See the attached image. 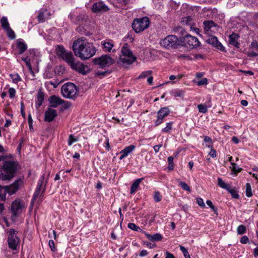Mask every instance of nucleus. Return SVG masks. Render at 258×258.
Segmentation results:
<instances>
[{
    "label": "nucleus",
    "mask_w": 258,
    "mask_h": 258,
    "mask_svg": "<svg viewBox=\"0 0 258 258\" xmlns=\"http://www.w3.org/2000/svg\"><path fill=\"white\" fill-rule=\"evenodd\" d=\"M5 31L7 32L8 37L10 39H14L16 38V34L14 31L10 27L5 30Z\"/></svg>",
    "instance_id": "36"
},
{
    "label": "nucleus",
    "mask_w": 258,
    "mask_h": 258,
    "mask_svg": "<svg viewBox=\"0 0 258 258\" xmlns=\"http://www.w3.org/2000/svg\"><path fill=\"white\" fill-rule=\"evenodd\" d=\"M104 50L110 52L113 47V44L109 41H103L101 42Z\"/></svg>",
    "instance_id": "29"
},
{
    "label": "nucleus",
    "mask_w": 258,
    "mask_h": 258,
    "mask_svg": "<svg viewBox=\"0 0 258 258\" xmlns=\"http://www.w3.org/2000/svg\"><path fill=\"white\" fill-rule=\"evenodd\" d=\"M50 103L49 107L56 108L60 105H63L64 109H67L70 107L71 104L69 102H65L59 97L55 95L51 96L49 99Z\"/></svg>",
    "instance_id": "11"
},
{
    "label": "nucleus",
    "mask_w": 258,
    "mask_h": 258,
    "mask_svg": "<svg viewBox=\"0 0 258 258\" xmlns=\"http://www.w3.org/2000/svg\"><path fill=\"white\" fill-rule=\"evenodd\" d=\"M177 181L179 183V185L184 190L190 191L191 189L189 186L184 182L180 181L179 179H177Z\"/></svg>",
    "instance_id": "34"
},
{
    "label": "nucleus",
    "mask_w": 258,
    "mask_h": 258,
    "mask_svg": "<svg viewBox=\"0 0 258 258\" xmlns=\"http://www.w3.org/2000/svg\"><path fill=\"white\" fill-rule=\"evenodd\" d=\"M143 179V178H138L133 183L130 190V193L131 194H134L137 190L140 183Z\"/></svg>",
    "instance_id": "24"
},
{
    "label": "nucleus",
    "mask_w": 258,
    "mask_h": 258,
    "mask_svg": "<svg viewBox=\"0 0 258 258\" xmlns=\"http://www.w3.org/2000/svg\"><path fill=\"white\" fill-rule=\"evenodd\" d=\"M7 193V191L6 190V188L5 186H1L0 185V198L3 201H5L6 197V194Z\"/></svg>",
    "instance_id": "33"
},
{
    "label": "nucleus",
    "mask_w": 258,
    "mask_h": 258,
    "mask_svg": "<svg viewBox=\"0 0 258 258\" xmlns=\"http://www.w3.org/2000/svg\"><path fill=\"white\" fill-rule=\"evenodd\" d=\"M48 15V13H47V11H41L39 13V15L37 16V18L39 22H43L45 21L46 19L47 18L46 17V15Z\"/></svg>",
    "instance_id": "31"
},
{
    "label": "nucleus",
    "mask_w": 258,
    "mask_h": 258,
    "mask_svg": "<svg viewBox=\"0 0 258 258\" xmlns=\"http://www.w3.org/2000/svg\"><path fill=\"white\" fill-rule=\"evenodd\" d=\"M135 148V146L134 145H131L128 147H125L123 150H122L120 154V156L119 157V159L121 160L125 157H126L130 153H131Z\"/></svg>",
    "instance_id": "21"
},
{
    "label": "nucleus",
    "mask_w": 258,
    "mask_h": 258,
    "mask_svg": "<svg viewBox=\"0 0 258 258\" xmlns=\"http://www.w3.org/2000/svg\"><path fill=\"white\" fill-rule=\"evenodd\" d=\"M49 246L52 251H55L56 248H55V247L54 245V242L53 240H50L49 241Z\"/></svg>",
    "instance_id": "57"
},
{
    "label": "nucleus",
    "mask_w": 258,
    "mask_h": 258,
    "mask_svg": "<svg viewBox=\"0 0 258 258\" xmlns=\"http://www.w3.org/2000/svg\"><path fill=\"white\" fill-rule=\"evenodd\" d=\"M150 24V21L148 17H144L141 18L135 19L133 23L132 27L136 33H140L147 29Z\"/></svg>",
    "instance_id": "4"
},
{
    "label": "nucleus",
    "mask_w": 258,
    "mask_h": 258,
    "mask_svg": "<svg viewBox=\"0 0 258 258\" xmlns=\"http://www.w3.org/2000/svg\"><path fill=\"white\" fill-rule=\"evenodd\" d=\"M17 47L19 49L20 54L23 53L27 49V45L22 39L17 40Z\"/></svg>",
    "instance_id": "22"
},
{
    "label": "nucleus",
    "mask_w": 258,
    "mask_h": 258,
    "mask_svg": "<svg viewBox=\"0 0 258 258\" xmlns=\"http://www.w3.org/2000/svg\"><path fill=\"white\" fill-rule=\"evenodd\" d=\"M168 162L169 164V169L170 170H173V157L172 156H169L168 158Z\"/></svg>",
    "instance_id": "51"
},
{
    "label": "nucleus",
    "mask_w": 258,
    "mask_h": 258,
    "mask_svg": "<svg viewBox=\"0 0 258 258\" xmlns=\"http://www.w3.org/2000/svg\"><path fill=\"white\" fill-rule=\"evenodd\" d=\"M172 124H173L172 122H169L167 123L166 127H164V128H163L162 130V131L163 132H168L172 129Z\"/></svg>",
    "instance_id": "50"
},
{
    "label": "nucleus",
    "mask_w": 258,
    "mask_h": 258,
    "mask_svg": "<svg viewBox=\"0 0 258 258\" xmlns=\"http://www.w3.org/2000/svg\"><path fill=\"white\" fill-rule=\"evenodd\" d=\"M208 43L212 45L218 49L225 51V48L222 44L218 41V38L216 36H212L208 38L207 40Z\"/></svg>",
    "instance_id": "17"
},
{
    "label": "nucleus",
    "mask_w": 258,
    "mask_h": 258,
    "mask_svg": "<svg viewBox=\"0 0 258 258\" xmlns=\"http://www.w3.org/2000/svg\"><path fill=\"white\" fill-rule=\"evenodd\" d=\"M128 55L134 56L132 52L128 47L127 44L125 43L121 48L120 56H125Z\"/></svg>",
    "instance_id": "26"
},
{
    "label": "nucleus",
    "mask_w": 258,
    "mask_h": 258,
    "mask_svg": "<svg viewBox=\"0 0 258 258\" xmlns=\"http://www.w3.org/2000/svg\"><path fill=\"white\" fill-rule=\"evenodd\" d=\"M206 147L211 149V151L209 153V155L212 158L216 157V150L213 149V146L212 145H206Z\"/></svg>",
    "instance_id": "41"
},
{
    "label": "nucleus",
    "mask_w": 258,
    "mask_h": 258,
    "mask_svg": "<svg viewBox=\"0 0 258 258\" xmlns=\"http://www.w3.org/2000/svg\"><path fill=\"white\" fill-rule=\"evenodd\" d=\"M207 84H208V80L206 78H203L202 80H201L197 82V85L198 86H202V85H207Z\"/></svg>",
    "instance_id": "54"
},
{
    "label": "nucleus",
    "mask_w": 258,
    "mask_h": 258,
    "mask_svg": "<svg viewBox=\"0 0 258 258\" xmlns=\"http://www.w3.org/2000/svg\"><path fill=\"white\" fill-rule=\"evenodd\" d=\"M19 168V163L16 161H5L0 165V179L3 181L11 180L14 178Z\"/></svg>",
    "instance_id": "2"
},
{
    "label": "nucleus",
    "mask_w": 258,
    "mask_h": 258,
    "mask_svg": "<svg viewBox=\"0 0 258 258\" xmlns=\"http://www.w3.org/2000/svg\"><path fill=\"white\" fill-rule=\"evenodd\" d=\"M78 139L77 138H75L73 135H70L68 139V145L71 146L74 143L78 141Z\"/></svg>",
    "instance_id": "48"
},
{
    "label": "nucleus",
    "mask_w": 258,
    "mask_h": 258,
    "mask_svg": "<svg viewBox=\"0 0 258 258\" xmlns=\"http://www.w3.org/2000/svg\"><path fill=\"white\" fill-rule=\"evenodd\" d=\"M246 227L243 225H239L237 229V232L238 234L241 235L245 233Z\"/></svg>",
    "instance_id": "43"
},
{
    "label": "nucleus",
    "mask_w": 258,
    "mask_h": 258,
    "mask_svg": "<svg viewBox=\"0 0 258 258\" xmlns=\"http://www.w3.org/2000/svg\"><path fill=\"white\" fill-rule=\"evenodd\" d=\"M239 38V35L235 33H232L228 36L229 44L236 48H239L240 44L238 42Z\"/></svg>",
    "instance_id": "20"
},
{
    "label": "nucleus",
    "mask_w": 258,
    "mask_h": 258,
    "mask_svg": "<svg viewBox=\"0 0 258 258\" xmlns=\"http://www.w3.org/2000/svg\"><path fill=\"white\" fill-rule=\"evenodd\" d=\"M136 60V57L135 56H120L119 59L117 61V63L123 67H127L132 64Z\"/></svg>",
    "instance_id": "15"
},
{
    "label": "nucleus",
    "mask_w": 258,
    "mask_h": 258,
    "mask_svg": "<svg viewBox=\"0 0 258 258\" xmlns=\"http://www.w3.org/2000/svg\"><path fill=\"white\" fill-rule=\"evenodd\" d=\"M25 106L23 102H21V115L23 116L24 118L25 117V113L24 111Z\"/></svg>",
    "instance_id": "59"
},
{
    "label": "nucleus",
    "mask_w": 258,
    "mask_h": 258,
    "mask_svg": "<svg viewBox=\"0 0 258 258\" xmlns=\"http://www.w3.org/2000/svg\"><path fill=\"white\" fill-rule=\"evenodd\" d=\"M231 165L232 171L235 174H237V173L240 172L242 170L241 168L237 166V165L234 163H231Z\"/></svg>",
    "instance_id": "40"
},
{
    "label": "nucleus",
    "mask_w": 258,
    "mask_h": 258,
    "mask_svg": "<svg viewBox=\"0 0 258 258\" xmlns=\"http://www.w3.org/2000/svg\"><path fill=\"white\" fill-rule=\"evenodd\" d=\"M173 96L174 97H182L183 95V92L180 90H175L172 91Z\"/></svg>",
    "instance_id": "46"
},
{
    "label": "nucleus",
    "mask_w": 258,
    "mask_h": 258,
    "mask_svg": "<svg viewBox=\"0 0 258 258\" xmlns=\"http://www.w3.org/2000/svg\"><path fill=\"white\" fill-rule=\"evenodd\" d=\"M180 249L182 252L185 258H190L187 250L183 246L179 245Z\"/></svg>",
    "instance_id": "47"
},
{
    "label": "nucleus",
    "mask_w": 258,
    "mask_h": 258,
    "mask_svg": "<svg viewBox=\"0 0 258 258\" xmlns=\"http://www.w3.org/2000/svg\"><path fill=\"white\" fill-rule=\"evenodd\" d=\"M93 62L100 68H104L109 67L113 63V59L110 55L105 54L94 58Z\"/></svg>",
    "instance_id": "7"
},
{
    "label": "nucleus",
    "mask_w": 258,
    "mask_h": 258,
    "mask_svg": "<svg viewBox=\"0 0 258 258\" xmlns=\"http://www.w3.org/2000/svg\"><path fill=\"white\" fill-rule=\"evenodd\" d=\"M45 177L44 175H42L37 183V187L34 193L33 198L32 199L31 203L34 204L35 201L39 197H43V193L46 189V183L48 179H47L44 183Z\"/></svg>",
    "instance_id": "6"
},
{
    "label": "nucleus",
    "mask_w": 258,
    "mask_h": 258,
    "mask_svg": "<svg viewBox=\"0 0 258 258\" xmlns=\"http://www.w3.org/2000/svg\"><path fill=\"white\" fill-rule=\"evenodd\" d=\"M211 106V101H209L208 103L205 104H200L198 105L199 111L201 113H205L208 111V108Z\"/></svg>",
    "instance_id": "25"
},
{
    "label": "nucleus",
    "mask_w": 258,
    "mask_h": 258,
    "mask_svg": "<svg viewBox=\"0 0 258 258\" xmlns=\"http://www.w3.org/2000/svg\"><path fill=\"white\" fill-rule=\"evenodd\" d=\"M56 110L51 107H48L44 114V120L45 122H50L57 116Z\"/></svg>",
    "instance_id": "16"
},
{
    "label": "nucleus",
    "mask_w": 258,
    "mask_h": 258,
    "mask_svg": "<svg viewBox=\"0 0 258 258\" xmlns=\"http://www.w3.org/2000/svg\"><path fill=\"white\" fill-rule=\"evenodd\" d=\"M0 22L2 27L5 30L10 27L8 19L6 17H3L0 20Z\"/></svg>",
    "instance_id": "30"
},
{
    "label": "nucleus",
    "mask_w": 258,
    "mask_h": 258,
    "mask_svg": "<svg viewBox=\"0 0 258 258\" xmlns=\"http://www.w3.org/2000/svg\"><path fill=\"white\" fill-rule=\"evenodd\" d=\"M144 232L145 233L147 238L151 241H160L163 238L162 236L159 233H156L154 235H151L145 232Z\"/></svg>",
    "instance_id": "23"
},
{
    "label": "nucleus",
    "mask_w": 258,
    "mask_h": 258,
    "mask_svg": "<svg viewBox=\"0 0 258 258\" xmlns=\"http://www.w3.org/2000/svg\"><path fill=\"white\" fill-rule=\"evenodd\" d=\"M250 48L253 50H258V43L256 40H253L251 42Z\"/></svg>",
    "instance_id": "53"
},
{
    "label": "nucleus",
    "mask_w": 258,
    "mask_h": 258,
    "mask_svg": "<svg viewBox=\"0 0 258 258\" xmlns=\"http://www.w3.org/2000/svg\"><path fill=\"white\" fill-rule=\"evenodd\" d=\"M25 205L20 199H16L12 204L11 210L13 213V217H17L21 213L22 210L25 209Z\"/></svg>",
    "instance_id": "12"
},
{
    "label": "nucleus",
    "mask_w": 258,
    "mask_h": 258,
    "mask_svg": "<svg viewBox=\"0 0 258 258\" xmlns=\"http://www.w3.org/2000/svg\"><path fill=\"white\" fill-rule=\"evenodd\" d=\"M152 71H147L143 72L138 77L139 79L145 78L146 77L150 76L152 74Z\"/></svg>",
    "instance_id": "39"
},
{
    "label": "nucleus",
    "mask_w": 258,
    "mask_h": 258,
    "mask_svg": "<svg viewBox=\"0 0 258 258\" xmlns=\"http://www.w3.org/2000/svg\"><path fill=\"white\" fill-rule=\"evenodd\" d=\"M154 199L157 202H159L161 201L162 196L160 195L159 191H156L154 196Z\"/></svg>",
    "instance_id": "52"
},
{
    "label": "nucleus",
    "mask_w": 258,
    "mask_h": 258,
    "mask_svg": "<svg viewBox=\"0 0 258 258\" xmlns=\"http://www.w3.org/2000/svg\"><path fill=\"white\" fill-rule=\"evenodd\" d=\"M17 233L14 229H10L9 231L8 243L9 248L12 250H17L20 243V239L17 236Z\"/></svg>",
    "instance_id": "8"
},
{
    "label": "nucleus",
    "mask_w": 258,
    "mask_h": 258,
    "mask_svg": "<svg viewBox=\"0 0 258 258\" xmlns=\"http://www.w3.org/2000/svg\"><path fill=\"white\" fill-rule=\"evenodd\" d=\"M72 49L75 55L83 60L92 57L96 52V49L93 43L88 42L85 37H80L75 41Z\"/></svg>",
    "instance_id": "1"
},
{
    "label": "nucleus",
    "mask_w": 258,
    "mask_h": 258,
    "mask_svg": "<svg viewBox=\"0 0 258 258\" xmlns=\"http://www.w3.org/2000/svg\"><path fill=\"white\" fill-rule=\"evenodd\" d=\"M9 96L11 98H13L15 96L16 90L13 88H10L9 90Z\"/></svg>",
    "instance_id": "55"
},
{
    "label": "nucleus",
    "mask_w": 258,
    "mask_h": 258,
    "mask_svg": "<svg viewBox=\"0 0 258 258\" xmlns=\"http://www.w3.org/2000/svg\"><path fill=\"white\" fill-rule=\"evenodd\" d=\"M57 55L71 67L75 62V58L71 51H67L62 45H57L56 49Z\"/></svg>",
    "instance_id": "3"
},
{
    "label": "nucleus",
    "mask_w": 258,
    "mask_h": 258,
    "mask_svg": "<svg viewBox=\"0 0 258 258\" xmlns=\"http://www.w3.org/2000/svg\"><path fill=\"white\" fill-rule=\"evenodd\" d=\"M204 29L206 31H209L211 28L214 26V23L212 21H206L203 23Z\"/></svg>",
    "instance_id": "35"
},
{
    "label": "nucleus",
    "mask_w": 258,
    "mask_h": 258,
    "mask_svg": "<svg viewBox=\"0 0 258 258\" xmlns=\"http://www.w3.org/2000/svg\"><path fill=\"white\" fill-rule=\"evenodd\" d=\"M128 227L135 231H142V230L139 226H137L135 223H129L128 224Z\"/></svg>",
    "instance_id": "42"
},
{
    "label": "nucleus",
    "mask_w": 258,
    "mask_h": 258,
    "mask_svg": "<svg viewBox=\"0 0 258 258\" xmlns=\"http://www.w3.org/2000/svg\"><path fill=\"white\" fill-rule=\"evenodd\" d=\"M182 42L183 45L189 49L196 48L200 45L198 39L190 35H186L183 37Z\"/></svg>",
    "instance_id": "10"
},
{
    "label": "nucleus",
    "mask_w": 258,
    "mask_h": 258,
    "mask_svg": "<svg viewBox=\"0 0 258 258\" xmlns=\"http://www.w3.org/2000/svg\"><path fill=\"white\" fill-rule=\"evenodd\" d=\"M23 180L21 178H19L14 182L10 185L5 186L7 193L10 195H12L16 193L18 190L23 185Z\"/></svg>",
    "instance_id": "13"
},
{
    "label": "nucleus",
    "mask_w": 258,
    "mask_h": 258,
    "mask_svg": "<svg viewBox=\"0 0 258 258\" xmlns=\"http://www.w3.org/2000/svg\"><path fill=\"white\" fill-rule=\"evenodd\" d=\"M227 190L228 191V192L229 193H230V194L231 195L232 197L233 198H235V199H238L239 198V195L238 194L237 191L234 189H231L230 188V187H229V189H227Z\"/></svg>",
    "instance_id": "44"
},
{
    "label": "nucleus",
    "mask_w": 258,
    "mask_h": 258,
    "mask_svg": "<svg viewBox=\"0 0 258 258\" xmlns=\"http://www.w3.org/2000/svg\"><path fill=\"white\" fill-rule=\"evenodd\" d=\"M108 10L106 6L102 2H99L94 4L92 7V11L94 13L100 12H105Z\"/></svg>",
    "instance_id": "18"
},
{
    "label": "nucleus",
    "mask_w": 258,
    "mask_h": 258,
    "mask_svg": "<svg viewBox=\"0 0 258 258\" xmlns=\"http://www.w3.org/2000/svg\"><path fill=\"white\" fill-rule=\"evenodd\" d=\"M204 142L206 143H209L211 144H212V139L208 136H204Z\"/></svg>",
    "instance_id": "62"
},
{
    "label": "nucleus",
    "mask_w": 258,
    "mask_h": 258,
    "mask_svg": "<svg viewBox=\"0 0 258 258\" xmlns=\"http://www.w3.org/2000/svg\"><path fill=\"white\" fill-rule=\"evenodd\" d=\"M197 204L201 207H205V205L204 202L203 200L201 198H197Z\"/></svg>",
    "instance_id": "56"
},
{
    "label": "nucleus",
    "mask_w": 258,
    "mask_h": 258,
    "mask_svg": "<svg viewBox=\"0 0 258 258\" xmlns=\"http://www.w3.org/2000/svg\"><path fill=\"white\" fill-rule=\"evenodd\" d=\"M240 242L243 244H246L249 241V239L247 236H243L240 240Z\"/></svg>",
    "instance_id": "58"
},
{
    "label": "nucleus",
    "mask_w": 258,
    "mask_h": 258,
    "mask_svg": "<svg viewBox=\"0 0 258 258\" xmlns=\"http://www.w3.org/2000/svg\"><path fill=\"white\" fill-rule=\"evenodd\" d=\"M192 19L191 16H187L182 18L181 23L183 25L189 26L190 29H192Z\"/></svg>",
    "instance_id": "28"
},
{
    "label": "nucleus",
    "mask_w": 258,
    "mask_h": 258,
    "mask_svg": "<svg viewBox=\"0 0 258 258\" xmlns=\"http://www.w3.org/2000/svg\"><path fill=\"white\" fill-rule=\"evenodd\" d=\"M148 253L147 251L146 250L144 249L141 251L139 255L141 257H143V256H146L148 254Z\"/></svg>",
    "instance_id": "63"
},
{
    "label": "nucleus",
    "mask_w": 258,
    "mask_h": 258,
    "mask_svg": "<svg viewBox=\"0 0 258 258\" xmlns=\"http://www.w3.org/2000/svg\"><path fill=\"white\" fill-rule=\"evenodd\" d=\"M245 186H246V190H245L246 196L247 197H251L252 196V191H251V187L250 184L249 183H246Z\"/></svg>",
    "instance_id": "37"
},
{
    "label": "nucleus",
    "mask_w": 258,
    "mask_h": 258,
    "mask_svg": "<svg viewBox=\"0 0 258 258\" xmlns=\"http://www.w3.org/2000/svg\"><path fill=\"white\" fill-rule=\"evenodd\" d=\"M165 258H175L172 253H171L168 251L166 252Z\"/></svg>",
    "instance_id": "64"
},
{
    "label": "nucleus",
    "mask_w": 258,
    "mask_h": 258,
    "mask_svg": "<svg viewBox=\"0 0 258 258\" xmlns=\"http://www.w3.org/2000/svg\"><path fill=\"white\" fill-rule=\"evenodd\" d=\"M71 68L78 73L85 75L89 71V68L87 65H85L83 62L77 61H75L71 66Z\"/></svg>",
    "instance_id": "14"
},
{
    "label": "nucleus",
    "mask_w": 258,
    "mask_h": 258,
    "mask_svg": "<svg viewBox=\"0 0 258 258\" xmlns=\"http://www.w3.org/2000/svg\"><path fill=\"white\" fill-rule=\"evenodd\" d=\"M130 0H114V7L118 9L117 11L126 9V6L129 4Z\"/></svg>",
    "instance_id": "19"
},
{
    "label": "nucleus",
    "mask_w": 258,
    "mask_h": 258,
    "mask_svg": "<svg viewBox=\"0 0 258 258\" xmlns=\"http://www.w3.org/2000/svg\"><path fill=\"white\" fill-rule=\"evenodd\" d=\"M246 54H247V56L249 57L257 56H258V53H256L255 52H254V51L247 52L246 53Z\"/></svg>",
    "instance_id": "60"
},
{
    "label": "nucleus",
    "mask_w": 258,
    "mask_h": 258,
    "mask_svg": "<svg viewBox=\"0 0 258 258\" xmlns=\"http://www.w3.org/2000/svg\"><path fill=\"white\" fill-rule=\"evenodd\" d=\"M218 185L220 186V187L225 189L226 190L229 189V187H230V185L225 183L221 178H218Z\"/></svg>",
    "instance_id": "32"
},
{
    "label": "nucleus",
    "mask_w": 258,
    "mask_h": 258,
    "mask_svg": "<svg viewBox=\"0 0 258 258\" xmlns=\"http://www.w3.org/2000/svg\"><path fill=\"white\" fill-rule=\"evenodd\" d=\"M11 78L12 79L13 82L14 83H17L19 81H21L20 76L18 74H11Z\"/></svg>",
    "instance_id": "38"
},
{
    "label": "nucleus",
    "mask_w": 258,
    "mask_h": 258,
    "mask_svg": "<svg viewBox=\"0 0 258 258\" xmlns=\"http://www.w3.org/2000/svg\"><path fill=\"white\" fill-rule=\"evenodd\" d=\"M162 46L169 49L170 48H176L178 45V38L175 35L167 36L160 42Z\"/></svg>",
    "instance_id": "9"
},
{
    "label": "nucleus",
    "mask_w": 258,
    "mask_h": 258,
    "mask_svg": "<svg viewBox=\"0 0 258 258\" xmlns=\"http://www.w3.org/2000/svg\"><path fill=\"white\" fill-rule=\"evenodd\" d=\"M163 118L158 116V118L155 121V126H158L163 122Z\"/></svg>",
    "instance_id": "61"
},
{
    "label": "nucleus",
    "mask_w": 258,
    "mask_h": 258,
    "mask_svg": "<svg viewBox=\"0 0 258 258\" xmlns=\"http://www.w3.org/2000/svg\"><path fill=\"white\" fill-rule=\"evenodd\" d=\"M44 100V96L42 94H39L37 97V101L36 102V104L38 107H40Z\"/></svg>",
    "instance_id": "49"
},
{
    "label": "nucleus",
    "mask_w": 258,
    "mask_h": 258,
    "mask_svg": "<svg viewBox=\"0 0 258 258\" xmlns=\"http://www.w3.org/2000/svg\"><path fill=\"white\" fill-rule=\"evenodd\" d=\"M61 93L65 98H74L76 96L78 93L77 87L73 83H66L61 87Z\"/></svg>",
    "instance_id": "5"
},
{
    "label": "nucleus",
    "mask_w": 258,
    "mask_h": 258,
    "mask_svg": "<svg viewBox=\"0 0 258 258\" xmlns=\"http://www.w3.org/2000/svg\"><path fill=\"white\" fill-rule=\"evenodd\" d=\"M22 60L25 62L26 66L30 71H32V68L30 62V59L28 57H22Z\"/></svg>",
    "instance_id": "45"
},
{
    "label": "nucleus",
    "mask_w": 258,
    "mask_h": 258,
    "mask_svg": "<svg viewBox=\"0 0 258 258\" xmlns=\"http://www.w3.org/2000/svg\"><path fill=\"white\" fill-rule=\"evenodd\" d=\"M170 113L169 109L167 107H163L161 108L158 111V116L161 117L162 118H164L165 117L167 116Z\"/></svg>",
    "instance_id": "27"
}]
</instances>
